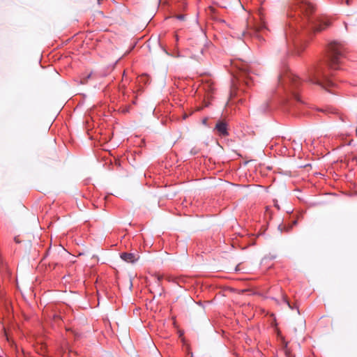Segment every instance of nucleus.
I'll use <instances>...</instances> for the list:
<instances>
[{
	"label": "nucleus",
	"instance_id": "1",
	"mask_svg": "<svg viewBox=\"0 0 357 357\" xmlns=\"http://www.w3.org/2000/svg\"><path fill=\"white\" fill-rule=\"evenodd\" d=\"M278 79L284 89L288 91L296 100L300 101L298 93L301 85L300 79L291 72L282 73Z\"/></svg>",
	"mask_w": 357,
	"mask_h": 357
},
{
	"label": "nucleus",
	"instance_id": "2",
	"mask_svg": "<svg viewBox=\"0 0 357 357\" xmlns=\"http://www.w3.org/2000/svg\"><path fill=\"white\" fill-rule=\"evenodd\" d=\"M307 81L323 87L333 86V82L326 78L319 69L311 70Z\"/></svg>",
	"mask_w": 357,
	"mask_h": 357
},
{
	"label": "nucleus",
	"instance_id": "3",
	"mask_svg": "<svg viewBox=\"0 0 357 357\" xmlns=\"http://www.w3.org/2000/svg\"><path fill=\"white\" fill-rule=\"evenodd\" d=\"M328 56L331 68L336 69L343 58V54L338 46H330Z\"/></svg>",
	"mask_w": 357,
	"mask_h": 357
},
{
	"label": "nucleus",
	"instance_id": "4",
	"mask_svg": "<svg viewBox=\"0 0 357 357\" xmlns=\"http://www.w3.org/2000/svg\"><path fill=\"white\" fill-rule=\"evenodd\" d=\"M165 46H161L165 53L172 57L180 56H190L191 58H196L195 55H190L191 51L189 49L181 50L177 46H166L167 48H164Z\"/></svg>",
	"mask_w": 357,
	"mask_h": 357
},
{
	"label": "nucleus",
	"instance_id": "5",
	"mask_svg": "<svg viewBox=\"0 0 357 357\" xmlns=\"http://www.w3.org/2000/svg\"><path fill=\"white\" fill-rule=\"evenodd\" d=\"M309 22L312 25L313 33L321 31L331 24L330 21L325 18H319L316 21H310Z\"/></svg>",
	"mask_w": 357,
	"mask_h": 357
},
{
	"label": "nucleus",
	"instance_id": "6",
	"mask_svg": "<svg viewBox=\"0 0 357 357\" xmlns=\"http://www.w3.org/2000/svg\"><path fill=\"white\" fill-rule=\"evenodd\" d=\"M297 3L301 12L306 16L309 17L315 10V7L307 0H296Z\"/></svg>",
	"mask_w": 357,
	"mask_h": 357
},
{
	"label": "nucleus",
	"instance_id": "7",
	"mask_svg": "<svg viewBox=\"0 0 357 357\" xmlns=\"http://www.w3.org/2000/svg\"><path fill=\"white\" fill-rule=\"evenodd\" d=\"M120 257L123 261L128 263H134L139 259L138 253L122 252Z\"/></svg>",
	"mask_w": 357,
	"mask_h": 357
},
{
	"label": "nucleus",
	"instance_id": "8",
	"mask_svg": "<svg viewBox=\"0 0 357 357\" xmlns=\"http://www.w3.org/2000/svg\"><path fill=\"white\" fill-rule=\"evenodd\" d=\"M215 129L220 135L226 136L228 135L227 126L224 122H218L215 126Z\"/></svg>",
	"mask_w": 357,
	"mask_h": 357
},
{
	"label": "nucleus",
	"instance_id": "9",
	"mask_svg": "<svg viewBox=\"0 0 357 357\" xmlns=\"http://www.w3.org/2000/svg\"><path fill=\"white\" fill-rule=\"evenodd\" d=\"M240 71H241V75L237 77V79L239 80V81H243L245 82V84L247 86H249L250 84V82L247 79V75L248 73V68L246 66H242L240 68Z\"/></svg>",
	"mask_w": 357,
	"mask_h": 357
},
{
	"label": "nucleus",
	"instance_id": "10",
	"mask_svg": "<svg viewBox=\"0 0 357 357\" xmlns=\"http://www.w3.org/2000/svg\"><path fill=\"white\" fill-rule=\"evenodd\" d=\"M159 38L157 36H155V37H151L149 40H146L145 42H144V45L146 44L148 42H152V43H156L158 42V43H160L161 42L158 40Z\"/></svg>",
	"mask_w": 357,
	"mask_h": 357
},
{
	"label": "nucleus",
	"instance_id": "11",
	"mask_svg": "<svg viewBox=\"0 0 357 357\" xmlns=\"http://www.w3.org/2000/svg\"><path fill=\"white\" fill-rule=\"evenodd\" d=\"M283 301H284V302L287 305V306H288L290 309H291V310L294 309V307L290 304V303L288 301V300H287V297H286L285 296H283ZM295 308H296V309H297V307H295Z\"/></svg>",
	"mask_w": 357,
	"mask_h": 357
},
{
	"label": "nucleus",
	"instance_id": "12",
	"mask_svg": "<svg viewBox=\"0 0 357 357\" xmlns=\"http://www.w3.org/2000/svg\"><path fill=\"white\" fill-rule=\"evenodd\" d=\"M236 96H237V92L236 91H234V90H232L231 91V97H234Z\"/></svg>",
	"mask_w": 357,
	"mask_h": 357
},
{
	"label": "nucleus",
	"instance_id": "13",
	"mask_svg": "<svg viewBox=\"0 0 357 357\" xmlns=\"http://www.w3.org/2000/svg\"><path fill=\"white\" fill-rule=\"evenodd\" d=\"M177 19L183 20H184L185 16L183 15H178L176 16Z\"/></svg>",
	"mask_w": 357,
	"mask_h": 357
},
{
	"label": "nucleus",
	"instance_id": "14",
	"mask_svg": "<svg viewBox=\"0 0 357 357\" xmlns=\"http://www.w3.org/2000/svg\"><path fill=\"white\" fill-rule=\"evenodd\" d=\"M264 26V24H263L261 26H259L256 27L257 30H261Z\"/></svg>",
	"mask_w": 357,
	"mask_h": 357
},
{
	"label": "nucleus",
	"instance_id": "15",
	"mask_svg": "<svg viewBox=\"0 0 357 357\" xmlns=\"http://www.w3.org/2000/svg\"><path fill=\"white\" fill-rule=\"evenodd\" d=\"M142 39H143L142 38H139L138 39V40H137V41H135V42H134V45H136V43H141V42H142L141 40H142Z\"/></svg>",
	"mask_w": 357,
	"mask_h": 357
},
{
	"label": "nucleus",
	"instance_id": "16",
	"mask_svg": "<svg viewBox=\"0 0 357 357\" xmlns=\"http://www.w3.org/2000/svg\"><path fill=\"white\" fill-rule=\"evenodd\" d=\"M351 0H346L347 5L349 6L351 4Z\"/></svg>",
	"mask_w": 357,
	"mask_h": 357
},
{
	"label": "nucleus",
	"instance_id": "17",
	"mask_svg": "<svg viewBox=\"0 0 357 357\" xmlns=\"http://www.w3.org/2000/svg\"><path fill=\"white\" fill-rule=\"evenodd\" d=\"M286 356H287V357H290V354H289V351H286Z\"/></svg>",
	"mask_w": 357,
	"mask_h": 357
},
{
	"label": "nucleus",
	"instance_id": "18",
	"mask_svg": "<svg viewBox=\"0 0 357 357\" xmlns=\"http://www.w3.org/2000/svg\"><path fill=\"white\" fill-rule=\"evenodd\" d=\"M300 52H301V51L298 50H296V52H295V54H300Z\"/></svg>",
	"mask_w": 357,
	"mask_h": 357
},
{
	"label": "nucleus",
	"instance_id": "19",
	"mask_svg": "<svg viewBox=\"0 0 357 357\" xmlns=\"http://www.w3.org/2000/svg\"><path fill=\"white\" fill-rule=\"evenodd\" d=\"M176 41H177V42L178 41V38H177V36H176Z\"/></svg>",
	"mask_w": 357,
	"mask_h": 357
},
{
	"label": "nucleus",
	"instance_id": "20",
	"mask_svg": "<svg viewBox=\"0 0 357 357\" xmlns=\"http://www.w3.org/2000/svg\"><path fill=\"white\" fill-rule=\"evenodd\" d=\"M91 76V75H89L88 77L86 78V79H87L88 78H89Z\"/></svg>",
	"mask_w": 357,
	"mask_h": 357
},
{
	"label": "nucleus",
	"instance_id": "21",
	"mask_svg": "<svg viewBox=\"0 0 357 357\" xmlns=\"http://www.w3.org/2000/svg\"><path fill=\"white\" fill-rule=\"evenodd\" d=\"M330 45H337V44L336 43H331Z\"/></svg>",
	"mask_w": 357,
	"mask_h": 357
}]
</instances>
